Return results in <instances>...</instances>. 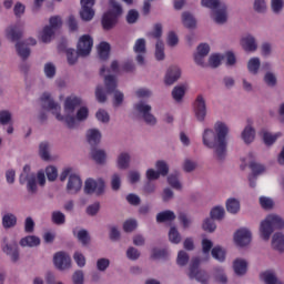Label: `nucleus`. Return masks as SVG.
Instances as JSON below:
<instances>
[{
	"instance_id": "nucleus-1",
	"label": "nucleus",
	"mask_w": 284,
	"mask_h": 284,
	"mask_svg": "<svg viewBox=\"0 0 284 284\" xmlns=\"http://www.w3.org/2000/svg\"><path fill=\"white\" fill-rule=\"evenodd\" d=\"M213 130L206 129L203 133V144L211 150H214L219 161H223L225 159V154L227 153V125L223 122H216Z\"/></svg>"
},
{
	"instance_id": "nucleus-2",
	"label": "nucleus",
	"mask_w": 284,
	"mask_h": 284,
	"mask_svg": "<svg viewBox=\"0 0 284 284\" xmlns=\"http://www.w3.org/2000/svg\"><path fill=\"white\" fill-rule=\"evenodd\" d=\"M48 114H53L55 116L57 121H61L62 123H65L67 128L69 130H72L77 128V118L74 116V108H48L44 109L39 114V121L40 123H45L48 121Z\"/></svg>"
},
{
	"instance_id": "nucleus-3",
	"label": "nucleus",
	"mask_w": 284,
	"mask_h": 284,
	"mask_svg": "<svg viewBox=\"0 0 284 284\" xmlns=\"http://www.w3.org/2000/svg\"><path fill=\"white\" fill-rule=\"evenodd\" d=\"M203 8L212 10L211 19L219 26L227 23V4L221 0H201Z\"/></svg>"
},
{
	"instance_id": "nucleus-4",
	"label": "nucleus",
	"mask_w": 284,
	"mask_h": 284,
	"mask_svg": "<svg viewBox=\"0 0 284 284\" xmlns=\"http://www.w3.org/2000/svg\"><path fill=\"white\" fill-rule=\"evenodd\" d=\"M123 17V6L116 0H109V10L102 17V27L104 30H112Z\"/></svg>"
},
{
	"instance_id": "nucleus-5",
	"label": "nucleus",
	"mask_w": 284,
	"mask_h": 284,
	"mask_svg": "<svg viewBox=\"0 0 284 284\" xmlns=\"http://www.w3.org/2000/svg\"><path fill=\"white\" fill-rule=\"evenodd\" d=\"M284 221L281 216L275 214H270L264 221H262L260 226V234L264 241H270V236L275 230H283Z\"/></svg>"
},
{
	"instance_id": "nucleus-6",
	"label": "nucleus",
	"mask_w": 284,
	"mask_h": 284,
	"mask_svg": "<svg viewBox=\"0 0 284 284\" xmlns=\"http://www.w3.org/2000/svg\"><path fill=\"white\" fill-rule=\"evenodd\" d=\"M224 216L225 209H223V206L213 207L211 210V219H206L202 224L204 232H214V230H216V223H214V220L221 221Z\"/></svg>"
},
{
	"instance_id": "nucleus-7",
	"label": "nucleus",
	"mask_w": 284,
	"mask_h": 284,
	"mask_svg": "<svg viewBox=\"0 0 284 284\" xmlns=\"http://www.w3.org/2000/svg\"><path fill=\"white\" fill-rule=\"evenodd\" d=\"M199 265H201V258L193 257L191 265H190V278H196L199 283L207 284V281L210 280V275L205 271L199 270Z\"/></svg>"
},
{
	"instance_id": "nucleus-8",
	"label": "nucleus",
	"mask_w": 284,
	"mask_h": 284,
	"mask_svg": "<svg viewBox=\"0 0 284 284\" xmlns=\"http://www.w3.org/2000/svg\"><path fill=\"white\" fill-rule=\"evenodd\" d=\"M92 45H94V40L90 34L82 36L77 45L79 57H88L92 52Z\"/></svg>"
},
{
	"instance_id": "nucleus-9",
	"label": "nucleus",
	"mask_w": 284,
	"mask_h": 284,
	"mask_svg": "<svg viewBox=\"0 0 284 284\" xmlns=\"http://www.w3.org/2000/svg\"><path fill=\"white\" fill-rule=\"evenodd\" d=\"M97 3V0H80L81 10H80V17L82 21H92L94 19V4Z\"/></svg>"
},
{
	"instance_id": "nucleus-10",
	"label": "nucleus",
	"mask_w": 284,
	"mask_h": 284,
	"mask_svg": "<svg viewBox=\"0 0 284 284\" xmlns=\"http://www.w3.org/2000/svg\"><path fill=\"white\" fill-rule=\"evenodd\" d=\"M105 190V182L103 181V179H99V180H92V179H88L85 181L84 184V192L85 194H94V192L100 195L103 194Z\"/></svg>"
},
{
	"instance_id": "nucleus-11",
	"label": "nucleus",
	"mask_w": 284,
	"mask_h": 284,
	"mask_svg": "<svg viewBox=\"0 0 284 284\" xmlns=\"http://www.w3.org/2000/svg\"><path fill=\"white\" fill-rule=\"evenodd\" d=\"M133 51L135 52V54H138L135 60L139 63V65H145V54L148 52L145 39H138L133 47Z\"/></svg>"
},
{
	"instance_id": "nucleus-12",
	"label": "nucleus",
	"mask_w": 284,
	"mask_h": 284,
	"mask_svg": "<svg viewBox=\"0 0 284 284\" xmlns=\"http://www.w3.org/2000/svg\"><path fill=\"white\" fill-rule=\"evenodd\" d=\"M53 263L58 270H69L72 265V258L65 252H58L53 256Z\"/></svg>"
},
{
	"instance_id": "nucleus-13",
	"label": "nucleus",
	"mask_w": 284,
	"mask_h": 284,
	"mask_svg": "<svg viewBox=\"0 0 284 284\" xmlns=\"http://www.w3.org/2000/svg\"><path fill=\"white\" fill-rule=\"evenodd\" d=\"M234 241L239 247H245L252 243V232L247 229H240L234 234Z\"/></svg>"
},
{
	"instance_id": "nucleus-14",
	"label": "nucleus",
	"mask_w": 284,
	"mask_h": 284,
	"mask_svg": "<svg viewBox=\"0 0 284 284\" xmlns=\"http://www.w3.org/2000/svg\"><path fill=\"white\" fill-rule=\"evenodd\" d=\"M81 187H83V182L81 181V178L77 174H71L67 184L68 194H77L81 191Z\"/></svg>"
},
{
	"instance_id": "nucleus-15",
	"label": "nucleus",
	"mask_w": 284,
	"mask_h": 284,
	"mask_svg": "<svg viewBox=\"0 0 284 284\" xmlns=\"http://www.w3.org/2000/svg\"><path fill=\"white\" fill-rule=\"evenodd\" d=\"M181 79V68L170 67L164 77L165 85H174Z\"/></svg>"
},
{
	"instance_id": "nucleus-16",
	"label": "nucleus",
	"mask_w": 284,
	"mask_h": 284,
	"mask_svg": "<svg viewBox=\"0 0 284 284\" xmlns=\"http://www.w3.org/2000/svg\"><path fill=\"white\" fill-rule=\"evenodd\" d=\"M241 45L245 52H256L258 50V42L253 36L242 38Z\"/></svg>"
},
{
	"instance_id": "nucleus-17",
	"label": "nucleus",
	"mask_w": 284,
	"mask_h": 284,
	"mask_svg": "<svg viewBox=\"0 0 284 284\" xmlns=\"http://www.w3.org/2000/svg\"><path fill=\"white\" fill-rule=\"evenodd\" d=\"M151 110V108H138L136 112L138 114L142 115L143 120L145 121V123H148V125H155L156 118L152 115Z\"/></svg>"
},
{
	"instance_id": "nucleus-18",
	"label": "nucleus",
	"mask_w": 284,
	"mask_h": 284,
	"mask_svg": "<svg viewBox=\"0 0 284 284\" xmlns=\"http://www.w3.org/2000/svg\"><path fill=\"white\" fill-rule=\"evenodd\" d=\"M64 108H85V103L80 97L71 94L65 98Z\"/></svg>"
},
{
	"instance_id": "nucleus-19",
	"label": "nucleus",
	"mask_w": 284,
	"mask_h": 284,
	"mask_svg": "<svg viewBox=\"0 0 284 284\" xmlns=\"http://www.w3.org/2000/svg\"><path fill=\"white\" fill-rule=\"evenodd\" d=\"M2 251L4 254H8V256H11V261L13 263L19 261V247L17 246L16 242L12 244H6V246L2 247Z\"/></svg>"
},
{
	"instance_id": "nucleus-20",
	"label": "nucleus",
	"mask_w": 284,
	"mask_h": 284,
	"mask_svg": "<svg viewBox=\"0 0 284 284\" xmlns=\"http://www.w3.org/2000/svg\"><path fill=\"white\" fill-rule=\"evenodd\" d=\"M185 92H187V84H179L173 88L171 94L174 101L181 103V101H183V97H185Z\"/></svg>"
},
{
	"instance_id": "nucleus-21",
	"label": "nucleus",
	"mask_w": 284,
	"mask_h": 284,
	"mask_svg": "<svg viewBox=\"0 0 284 284\" xmlns=\"http://www.w3.org/2000/svg\"><path fill=\"white\" fill-rule=\"evenodd\" d=\"M20 245L22 247H37L41 245V240L36 235H28L20 240Z\"/></svg>"
},
{
	"instance_id": "nucleus-22",
	"label": "nucleus",
	"mask_w": 284,
	"mask_h": 284,
	"mask_svg": "<svg viewBox=\"0 0 284 284\" xmlns=\"http://www.w3.org/2000/svg\"><path fill=\"white\" fill-rule=\"evenodd\" d=\"M87 141L91 145H99L101 143V132L97 129H90L87 132Z\"/></svg>"
},
{
	"instance_id": "nucleus-23",
	"label": "nucleus",
	"mask_w": 284,
	"mask_h": 284,
	"mask_svg": "<svg viewBox=\"0 0 284 284\" xmlns=\"http://www.w3.org/2000/svg\"><path fill=\"white\" fill-rule=\"evenodd\" d=\"M272 247L277 252H284V235L283 233H275L272 239Z\"/></svg>"
},
{
	"instance_id": "nucleus-24",
	"label": "nucleus",
	"mask_w": 284,
	"mask_h": 284,
	"mask_svg": "<svg viewBox=\"0 0 284 284\" xmlns=\"http://www.w3.org/2000/svg\"><path fill=\"white\" fill-rule=\"evenodd\" d=\"M233 270L237 276H243L247 272V262L245 260L237 258L233 263Z\"/></svg>"
},
{
	"instance_id": "nucleus-25",
	"label": "nucleus",
	"mask_w": 284,
	"mask_h": 284,
	"mask_svg": "<svg viewBox=\"0 0 284 284\" xmlns=\"http://www.w3.org/2000/svg\"><path fill=\"white\" fill-rule=\"evenodd\" d=\"M182 23L184 28H189L190 30L196 28V19L187 11L182 13Z\"/></svg>"
},
{
	"instance_id": "nucleus-26",
	"label": "nucleus",
	"mask_w": 284,
	"mask_h": 284,
	"mask_svg": "<svg viewBox=\"0 0 284 284\" xmlns=\"http://www.w3.org/2000/svg\"><path fill=\"white\" fill-rule=\"evenodd\" d=\"M16 50L19 57H21L22 61H26L28 57H30V48H28L26 42H17Z\"/></svg>"
},
{
	"instance_id": "nucleus-27",
	"label": "nucleus",
	"mask_w": 284,
	"mask_h": 284,
	"mask_svg": "<svg viewBox=\"0 0 284 284\" xmlns=\"http://www.w3.org/2000/svg\"><path fill=\"white\" fill-rule=\"evenodd\" d=\"M91 156L98 165H103V163H105L106 154L103 150L92 149Z\"/></svg>"
},
{
	"instance_id": "nucleus-28",
	"label": "nucleus",
	"mask_w": 284,
	"mask_h": 284,
	"mask_svg": "<svg viewBox=\"0 0 284 284\" xmlns=\"http://www.w3.org/2000/svg\"><path fill=\"white\" fill-rule=\"evenodd\" d=\"M247 70L251 74H258V70H261V59L251 58L247 62Z\"/></svg>"
},
{
	"instance_id": "nucleus-29",
	"label": "nucleus",
	"mask_w": 284,
	"mask_h": 284,
	"mask_svg": "<svg viewBox=\"0 0 284 284\" xmlns=\"http://www.w3.org/2000/svg\"><path fill=\"white\" fill-rule=\"evenodd\" d=\"M261 278H263V281L266 284H283V282L278 281V278L272 271H266V272L262 273Z\"/></svg>"
},
{
	"instance_id": "nucleus-30",
	"label": "nucleus",
	"mask_w": 284,
	"mask_h": 284,
	"mask_svg": "<svg viewBox=\"0 0 284 284\" xmlns=\"http://www.w3.org/2000/svg\"><path fill=\"white\" fill-rule=\"evenodd\" d=\"M104 85L106 88V92L112 94L116 90V78L114 75L104 77Z\"/></svg>"
},
{
	"instance_id": "nucleus-31",
	"label": "nucleus",
	"mask_w": 284,
	"mask_h": 284,
	"mask_svg": "<svg viewBox=\"0 0 284 284\" xmlns=\"http://www.w3.org/2000/svg\"><path fill=\"white\" fill-rule=\"evenodd\" d=\"M99 57L102 61H106L110 57V43L101 42L98 47Z\"/></svg>"
},
{
	"instance_id": "nucleus-32",
	"label": "nucleus",
	"mask_w": 284,
	"mask_h": 284,
	"mask_svg": "<svg viewBox=\"0 0 284 284\" xmlns=\"http://www.w3.org/2000/svg\"><path fill=\"white\" fill-rule=\"evenodd\" d=\"M226 210L230 212V214H237V212L241 210V202L236 199H229L226 201Z\"/></svg>"
},
{
	"instance_id": "nucleus-33",
	"label": "nucleus",
	"mask_w": 284,
	"mask_h": 284,
	"mask_svg": "<svg viewBox=\"0 0 284 284\" xmlns=\"http://www.w3.org/2000/svg\"><path fill=\"white\" fill-rule=\"evenodd\" d=\"M256 135V131L252 126H246L242 132V139L244 143H252L254 141V136Z\"/></svg>"
},
{
	"instance_id": "nucleus-34",
	"label": "nucleus",
	"mask_w": 284,
	"mask_h": 284,
	"mask_svg": "<svg viewBox=\"0 0 284 284\" xmlns=\"http://www.w3.org/2000/svg\"><path fill=\"white\" fill-rule=\"evenodd\" d=\"M262 136H263V141H264L265 145H274V143H276V139H278V136H281V132L272 134L267 131H262Z\"/></svg>"
},
{
	"instance_id": "nucleus-35",
	"label": "nucleus",
	"mask_w": 284,
	"mask_h": 284,
	"mask_svg": "<svg viewBox=\"0 0 284 284\" xmlns=\"http://www.w3.org/2000/svg\"><path fill=\"white\" fill-rule=\"evenodd\" d=\"M155 59H156V61H163V59H165V44L163 43V40L156 41Z\"/></svg>"
},
{
	"instance_id": "nucleus-36",
	"label": "nucleus",
	"mask_w": 284,
	"mask_h": 284,
	"mask_svg": "<svg viewBox=\"0 0 284 284\" xmlns=\"http://www.w3.org/2000/svg\"><path fill=\"white\" fill-rule=\"evenodd\" d=\"M7 37L11 41H19V39H21V37H23V32H21V30H19V28H17V27H9L7 29Z\"/></svg>"
},
{
	"instance_id": "nucleus-37",
	"label": "nucleus",
	"mask_w": 284,
	"mask_h": 284,
	"mask_svg": "<svg viewBox=\"0 0 284 284\" xmlns=\"http://www.w3.org/2000/svg\"><path fill=\"white\" fill-rule=\"evenodd\" d=\"M53 37H54V29H52V27L50 26L44 27L41 33L42 43H50Z\"/></svg>"
},
{
	"instance_id": "nucleus-38",
	"label": "nucleus",
	"mask_w": 284,
	"mask_h": 284,
	"mask_svg": "<svg viewBox=\"0 0 284 284\" xmlns=\"http://www.w3.org/2000/svg\"><path fill=\"white\" fill-rule=\"evenodd\" d=\"M174 219H176V215L174 214V212L172 211H164V212H160L156 215V221L159 223H165L168 221H174Z\"/></svg>"
},
{
	"instance_id": "nucleus-39",
	"label": "nucleus",
	"mask_w": 284,
	"mask_h": 284,
	"mask_svg": "<svg viewBox=\"0 0 284 284\" xmlns=\"http://www.w3.org/2000/svg\"><path fill=\"white\" fill-rule=\"evenodd\" d=\"M211 254L212 256L215 258V261H219L220 263H223V261H225V255H226V252L223 247L221 246H214L212 250H211Z\"/></svg>"
},
{
	"instance_id": "nucleus-40",
	"label": "nucleus",
	"mask_w": 284,
	"mask_h": 284,
	"mask_svg": "<svg viewBox=\"0 0 284 284\" xmlns=\"http://www.w3.org/2000/svg\"><path fill=\"white\" fill-rule=\"evenodd\" d=\"M2 225L6 230L14 227L17 225V216L12 213H8L2 217Z\"/></svg>"
},
{
	"instance_id": "nucleus-41",
	"label": "nucleus",
	"mask_w": 284,
	"mask_h": 284,
	"mask_svg": "<svg viewBox=\"0 0 284 284\" xmlns=\"http://www.w3.org/2000/svg\"><path fill=\"white\" fill-rule=\"evenodd\" d=\"M129 166H130V154L121 153L118 158V168L120 170H128Z\"/></svg>"
},
{
	"instance_id": "nucleus-42",
	"label": "nucleus",
	"mask_w": 284,
	"mask_h": 284,
	"mask_svg": "<svg viewBox=\"0 0 284 284\" xmlns=\"http://www.w3.org/2000/svg\"><path fill=\"white\" fill-rule=\"evenodd\" d=\"M50 144L48 142L40 143L39 154L43 161H50Z\"/></svg>"
},
{
	"instance_id": "nucleus-43",
	"label": "nucleus",
	"mask_w": 284,
	"mask_h": 284,
	"mask_svg": "<svg viewBox=\"0 0 284 284\" xmlns=\"http://www.w3.org/2000/svg\"><path fill=\"white\" fill-rule=\"evenodd\" d=\"M148 37L161 41V37H163V26L161 23L154 24L153 31L148 33Z\"/></svg>"
},
{
	"instance_id": "nucleus-44",
	"label": "nucleus",
	"mask_w": 284,
	"mask_h": 284,
	"mask_svg": "<svg viewBox=\"0 0 284 284\" xmlns=\"http://www.w3.org/2000/svg\"><path fill=\"white\" fill-rule=\"evenodd\" d=\"M253 10L258 14L267 12V2H265V0H255L253 3Z\"/></svg>"
},
{
	"instance_id": "nucleus-45",
	"label": "nucleus",
	"mask_w": 284,
	"mask_h": 284,
	"mask_svg": "<svg viewBox=\"0 0 284 284\" xmlns=\"http://www.w3.org/2000/svg\"><path fill=\"white\" fill-rule=\"evenodd\" d=\"M44 74L47 79H54L57 77V67L52 62L44 64Z\"/></svg>"
},
{
	"instance_id": "nucleus-46",
	"label": "nucleus",
	"mask_w": 284,
	"mask_h": 284,
	"mask_svg": "<svg viewBox=\"0 0 284 284\" xmlns=\"http://www.w3.org/2000/svg\"><path fill=\"white\" fill-rule=\"evenodd\" d=\"M169 241L175 245L181 243V233H179V230H176L174 226H172L169 231Z\"/></svg>"
},
{
	"instance_id": "nucleus-47",
	"label": "nucleus",
	"mask_w": 284,
	"mask_h": 284,
	"mask_svg": "<svg viewBox=\"0 0 284 284\" xmlns=\"http://www.w3.org/2000/svg\"><path fill=\"white\" fill-rule=\"evenodd\" d=\"M51 220L54 225H63L65 223V214L61 211H54L51 215Z\"/></svg>"
},
{
	"instance_id": "nucleus-48",
	"label": "nucleus",
	"mask_w": 284,
	"mask_h": 284,
	"mask_svg": "<svg viewBox=\"0 0 284 284\" xmlns=\"http://www.w3.org/2000/svg\"><path fill=\"white\" fill-rule=\"evenodd\" d=\"M40 101H42V103H48L49 108H59V104L52 99V94L48 92L42 93Z\"/></svg>"
},
{
	"instance_id": "nucleus-49",
	"label": "nucleus",
	"mask_w": 284,
	"mask_h": 284,
	"mask_svg": "<svg viewBox=\"0 0 284 284\" xmlns=\"http://www.w3.org/2000/svg\"><path fill=\"white\" fill-rule=\"evenodd\" d=\"M67 59L70 65H74V63H77V60L79 59V49H77V51L73 49H69L67 51Z\"/></svg>"
},
{
	"instance_id": "nucleus-50",
	"label": "nucleus",
	"mask_w": 284,
	"mask_h": 284,
	"mask_svg": "<svg viewBox=\"0 0 284 284\" xmlns=\"http://www.w3.org/2000/svg\"><path fill=\"white\" fill-rule=\"evenodd\" d=\"M284 0H271V9L274 14H280L283 11Z\"/></svg>"
},
{
	"instance_id": "nucleus-51",
	"label": "nucleus",
	"mask_w": 284,
	"mask_h": 284,
	"mask_svg": "<svg viewBox=\"0 0 284 284\" xmlns=\"http://www.w3.org/2000/svg\"><path fill=\"white\" fill-rule=\"evenodd\" d=\"M27 190L30 194H34L37 192V178L34 175L27 178Z\"/></svg>"
},
{
	"instance_id": "nucleus-52",
	"label": "nucleus",
	"mask_w": 284,
	"mask_h": 284,
	"mask_svg": "<svg viewBox=\"0 0 284 284\" xmlns=\"http://www.w3.org/2000/svg\"><path fill=\"white\" fill-rule=\"evenodd\" d=\"M250 169L253 172V176H258V174H263V172H265V166L256 162H251Z\"/></svg>"
},
{
	"instance_id": "nucleus-53",
	"label": "nucleus",
	"mask_w": 284,
	"mask_h": 284,
	"mask_svg": "<svg viewBox=\"0 0 284 284\" xmlns=\"http://www.w3.org/2000/svg\"><path fill=\"white\" fill-rule=\"evenodd\" d=\"M156 169L158 173H160L161 176H168L170 172V168L168 166V163H165L164 161H158Z\"/></svg>"
},
{
	"instance_id": "nucleus-54",
	"label": "nucleus",
	"mask_w": 284,
	"mask_h": 284,
	"mask_svg": "<svg viewBox=\"0 0 284 284\" xmlns=\"http://www.w3.org/2000/svg\"><path fill=\"white\" fill-rule=\"evenodd\" d=\"M77 239L82 245H88V243H90V234H88L85 230H80L77 234Z\"/></svg>"
},
{
	"instance_id": "nucleus-55",
	"label": "nucleus",
	"mask_w": 284,
	"mask_h": 284,
	"mask_svg": "<svg viewBox=\"0 0 284 284\" xmlns=\"http://www.w3.org/2000/svg\"><path fill=\"white\" fill-rule=\"evenodd\" d=\"M260 205L263 207V210H272V207H274V201L270 197L261 196Z\"/></svg>"
},
{
	"instance_id": "nucleus-56",
	"label": "nucleus",
	"mask_w": 284,
	"mask_h": 284,
	"mask_svg": "<svg viewBox=\"0 0 284 284\" xmlns=\"http://www.w3.org/2000/svg\"><path fill=\"white\" fill-rule=\"evenodd\" d=\"M168 183L174 190H181V182H179V176L175 174H171L168 176Z\"/></svg>"
},
{
	"instance_id": "nucleus-57",
	"label": "nucleus",
	"mask_w": 284,
	"mask_h": 284,
	"mask_svg": "<svg viewBox=\"0 0 284 284\" xmlns=\"http://www.w3.org/2000/svg\"><path fill=\"white\" fill-rule=\"evenodd\" d=\"M45 174L48 181H57V176H59V172L54 166H47Z\"/></svg>"
},
{
	"instance_id": "nucleus-58",
	"label": "nucleus",
	"mask_w": 284,
	"mask_h": 284,
	"mask_svg": "<svg viewBox=\"0 0 284 284\" xmlns=\"http://www.w3.org/2000/svg\"><path fill=\"white\" fill-rule=\"evenodd\" d=\"M190 261V255L185 251H180L178 254V265H181L183 267L184 265H187V262Z\"/></svg>"
},
{
	"instance_id": "nucleus-59",
	"label": "nucleus",
	"mask_w": 284,
	"mask_h": 284,
	"mask_svg": "<svg viewBox=\"0 0 284 284\" xmlns=\"http://www.w3.org/2000/svg\"><path fill=\"white\" fill-rule=\"evenodd\" d=\"M139 21V11L131 9L126 14V23H136Z\"/></svg>"
},
{
	"instance_id": "nucleus-60",
	"label": "nucleus",
	"mask_w": 284,
	"mask_h": 284,
	"mask_svg": "<svg viewBox=\"0 0 284 284\" xmlns=\"http://www.w3.org/2000/svg\"><path fill=\"white\" fill-rule=\"evenodd\" d=\"M264 82L266 83V85H268L270 88H274L276 85V75L272 72H267L264 75Z\"/></svg>"
},
{
	"instance_id": "nucleus-61",
	"label": "nucleus",
	"mask_w": 284,
	"mask_h": 284,
	"mask_svg": "<svg viewBox=\"0 0 284 284\" xmlns=\"http://www.w3.org/2000/svg\"><path fill=\"white\" fill-rule=\"evenodd\" d=\"M73 260L75 261L78 267H85V256L82 255L81 252H75Z\"/></svg>"
},
{
	"instance_id": "nucleus-62",
	"label": "nucleus",
	"mask_w": 284,
	"mask_h": 284,
	"mask_svg": "<svg viewBox=\"0 0 284 284\" xmlns=\"http://www.w3.org/2000/svg\"><path fill=\"white\" fill-rule=\"evenodd\" d=\"M152 258H168V250L153 248Z\"/></svg>"
},
{
	"instance_id": "nucleus-63",
	"label": "nucleus",
	"mask_w": 284,
	"mask_h": 284,
	"mask_svg": "<svg viewBox=\"0 0 284 284\" xmlns=\"http://www.w3.org/2000/svg\"><path fill=\"white\" fill-rule=\"evenodd\" d=\"M136 227V220H128L123 224L124 232H134Z\"/></svg>"
},
{
	"instance_id": "nucleus-64",
	"label": "nucleus",
	"mask_w": 284,
	"mask_h": 284,
	"mask_svg": "<svg viewBox=\"0 0 284 284\" xmlns=\"http://www.w3.org/2000/svg\"><path fill=\"white\" fill-rule=\"evenodd\" d=\"M72 281L74 284H83L84 282L83 271H75L73 273Z\"/></svg>"
}]
</instances>
